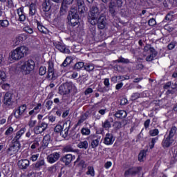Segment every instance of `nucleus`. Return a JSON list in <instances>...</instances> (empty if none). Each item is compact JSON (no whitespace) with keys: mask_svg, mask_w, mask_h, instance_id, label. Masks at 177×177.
I'll list each match as a JSON object with an SVG mask.
<instances>
[{"mask_svg":"<svg viewBox=\"0 0 177 177\" xmlns=\"http://www.w3.org/2000/svg\"><path fill=\"white\" fill-rule=\"evenodd\" d=\"M121 126L122 124L120 122H115L113 124V127L116 128V129H120V128H121Z\"/></svg>","mask_w":177,"mask_h":177,"instance_id":"nucleus-63","label":"nucleus"},{"mask_svg":"<svg viewBox=\"0 0 177 177\" xmlns=\"http://www.w3.org/2000/svg\"><path fill=\"white\" fill-rule=\"evenodd\" d=\"M95 69V65H93V64H86L84 65V70H86V71H93V70Z\"/></svg>","mask_w":177,"mask_h":177,"instance_id":"nucleus-38","label":"nucleus"},{"mask_svg":"<svg viewBox=\"0 0 177 177\" xmlns=\"http://www.w3.org/2000/svg\"><path fill=\"white\" fill-rule=\"evenodd\" d=\"M96 24L98 26V28L103 30L107 25V19L104 14H101L98 19H97Z\"/></svg>","mask_w":177,"mask_h":177,"instance_id":"nucleus-9","label":"nucleus"},{"mask_svg":"<svg viewBox=\"0 0 177 177\" xmlns=\"http://www.w3.org/2000/svg\"><path fill=\"white\" fill-rule=\"evenodd\" d=\"M64 151L65 153H70L71 151H73V147H71V145H67L65 147H64Z\"/></svg>","mask_w":177,"mask_h":177,"instance_id":"nucleus-51","label":"nucleus"},{"mask_svg":"<svg viewBox=\"0 0 177 177\" xmlns=\"http://www.w3.org/2000/svg\"><path fill=\"white\" fill-rule=\"evenodd\" d=\"M39 75H45L46 74V67L41 66L39 69Z\"/></svg>","mask_w":177,"mask_h":177,"instance_id":"nucleus-48","label":"nucleus"},{"mask_svg":"<svg viewBox=\"0 0 177 177\" xmlns=\"http://www.w3.org/2000/svg\"><path fill=\"white\" fill-rule=\"evenodd\" d=\"M17 14L19 16L18 21L23 23L26 21V13H24V7H20L17 10Z\"/></svg>","mask_w":177,"mask_h":177,"instance_id":"nucleus-16","label":"nucleus"},{"mask_svg":"<svg viewBox=\"0 0 177 177\" xmlns=\"http://www.w3.org/2000/svg\"><path fill=\"white\" fill-rule=\"evenodd\" d=\"M71 63V57H66L64 62L61 64L62 67H67L68 64Z\"/></svg>","mask_w":177,"mask_h":177,"instance_id":"nucleus-44","label":"nucleus"},{"mask_svg":"<svg viewBox=\"0 0 177 177\" xmlns=\"http://www.w3.org/2000/svg\"><path fill=\"white\" fill-rule=\"evenodd\" d=\"M114 140H115V138L113 133H107L104 138V144L110 146L114 143Z\"/></svg>","mask_w":177,"mask_h":177,"instance_id":"nucleus-14","label":"nucleus"},{"mask_svg":"<svg viewBox=\"0 0 177 177\" xmlns=\"http://www.w3.org/2000/svg\"><path fill=\"white\" fill-rule=\"evenodd\" d=\"M28 125H29L30 128H34V127H35V125H37V120L30 119V121L28 122Z\"/></svg>","mask_w":177,"mask_h":177,"instance_id":"nucleus-54","label":"nucleus"},{"mask_svg":"<svg viewBox=\"0 0 177 177\" xmlns=\"http://www.w3.org/2000/svg\"><path fill=\"white\" fill-rule=\"evenodd\" d=\"M158 133H160V131H158V129H154L149 131L150 136H157V135H158Z\"/></svg>","mask_w":177,"mask_h":177,"instance_id":"nucleus-47","label":"nucleus"},{"mask_svg":"<svg viewBox=\"0 0 177 177\" xmlns=\"http://www.w3.org/2000/svg\"><path fill=\"white\" fill-rule=\"evenodd\" d=\"M77 93V86L73 82L65 83L59 87V95H68V93Z\"/></svg>","mask_w":177,"mask_h":177,"instance_id":"nucleus-2","label":"nucleus"},{"mask_svg":"<svg viewBox=\"0 0 177 177\" xmlns=\"http://www.w3.org/2000/svg\"><path fill=\"white\" fill-rule=\"evenodd\" d=\"M142 171V167H131L124 172V176H135Z\"/></svg>","mask_w":177,"mask_h":177,"instance_id":"nucleus-11","label":"nucleus"},{"mask_svg":"<svg viewBox=\"0 0 177 177\" xmlns=\"http://www.w3.org/2000/svg\"><path fill=\"white\" fill-rule=\"evenodd\" d=\"M127 112L125 111H118L115 113V117H116V118H125V117H127Z\"/></svg>","mask_w":177,"mask_h":177,"instance_id":"nucleus-27","label":"nucleus"},{"mask_svg":"<svg viewBox=\"0 0 177 177\" xmlns=\"http://www.w3.org/2000/svg\"><path fill=\"white\" fill-rule=\"evenodd\" d=\"M6 81V73L3 71H0V85Z\"/></svg>","mask_w":177,"mask_h":177,"instance_id":"nucleus-41","label":"nucleus"},{"mask_svg":"<svg viewBox=\"0 0 177 177\" xmlns=\"http://www.w3.org/2000/svg\"><path fill=\"white\" fill-rule=\"evenodd\" d=\"M52 104H53V102H52L50 100L47 101L46 107H47L48 110H50V109L52 107Z\"/></svg>","mask_w":177,"mask_h":177,"instance_id":"nucleus-62","label":"nucleus"},{"mask_svg":"<svg viewBox=\"0 0 177 177\" xmlns=\"http://www.w3.org/2000/svg\"><path fill=\"white\" fill-rule=\"evenodd\" d=\"M111 122H113V120H106L104 122H102V128H104V129H110L111 127Z\"/></svg>","mask_w":177,"mask_h":177,"instance_id":"nucleus-28","label":"nucleus"},{"mask_svg":"<svg viewBox=\"0 0 177 177\" xmlns=\"http://www.w3.org/2000/svg\"><path fill=\"white\" fill-rule=\"evenodd\" d=\"M44 167H46V162H45V159L43 158H39L35 164V168L39 171L43 169Z\"/></svg>","mask_w":177,"mask_h":177,"instance_id":"nucleus-19","label":"nucleus"},{"mask_svg":"<svg viewBox=\"0 0 177 177\" xmlns=\"http://www.w3.org/2000/svg\"><path fill=\"white\" fill-rule=\"evenodd\" d=\"M148 24L149 26H156V19H149L148 21Z\"/></svg>","mask_w":177,"mask_h":177,"instance_id":"nucleus-59","label":"nucleus"},{"mask_svg":"<svg viewBox=\"0 0 177 177\" xmlns=\"http://www.w3.org/2000/svg\"><path fill=\"white\" fill-rule=\"evenodd\" d=\"M78 12L75 9H72L68 14V20L69 21V24L72 26V27H75L80 23L79 21Z\"/></svg>","mask_w":177,"mask_h":177,"instance_id":"nucleus-6","label":"nucleus"},{"mask_svg":"<svg viewBox=\"0 0 177 177\" xmlns=\"http://www.w3.org/2000/svg\"><path fill=\"white\" fill-rule=\"evenodd\" d=\"M149 52L151 53L149 56L146 57V61L147 62H151L152 60L154 59V57L157 56V53L156 52V49L154 48L151 47L150 44H147L144 47V53H147Z\"/></svg>","mask_w":177,"mask_h":177,"instance_id":"nucleus-7","label":"nucleus"},{"mask_svg":"<svg viewBox=\"0 0 177 177\" xmlns=\"http://www.w3.org/2000/svg\"><path fill=\"white\" fill-rule=\"evenodd\" d=\"M174 143V138H171L169 137H167L166 138H164L162 142V146L164 147V149L168 148Z\"/></svg>","mask_w":177,"mask_h":177,"instance_id":"nucleus-21","label":"nucleus"},{"mask_svg":"<svg viewBox=\"0 0 177 177\" xmlns=\"http://www.w3.org/2000/svg\"><path fill=\"white\" fill-rule=\"evenodd\" d=\"M59 158H60V153L58 152H54L47 156V161L49 164H55Z\"/></svg>","mask_w":177,"mask_h":177,"instance_id":"nucleus-13","label":"nucleus"},{"mask_svg":"<svg viewBox=\"0 0 177 177\" xmlns=\"http://www.w3.org/2000/svg\"><path fill=\"white\" fill-rule=\"evenodd\" d=\"M128 103V100L127 98H122L120 100L121 106H125Z\"/></svg>","mask_w":177,"mask_h":177,"instance_id":"nucleus-61","label":"nucleus"},{"mask_svg":"<svg viewBox=\"0 0 177 177\" xmlns=\"http://www.w3.org/2000/svg\"><path fill=\"white\" fill-rule=\"evenodd\" d=\"M157 140H158V138L156 137V138H153L151 139V144L150 145V149H153L154 147V145H156V142H157Z\"/></svg>","mask_w":177,"mask_h":177,"instance_id":"nucleus-56","label":"nucleus"},{"mask_svg":"<svg viewBox=\"0 0 177 177\" xmlns=\"http://www.w3.org/2000/svg\"><path fill=\"white\" fill-rule=\"evenodd\" d=\"M27 110V106L26 104H24L21 106H19L18 109H17L15 111L14 115L15 118H17L18 120H20L23 115H24V112Z\"/></svg>","mask_w":177,"mask_h":177,"instance_id":"nucleus-10","label":"nucleus"},{"mask_svg":"<svg viewBox=\"0 0 177 177\" xmlns=\"http://www.w3.org/2000/svg\"><path fill=\"white\" fill-rule=\"evenodd\" d=\"M140 97V94L139 93H134L132 94L131 99V100H136Z\"/></svg>","mask_w":177,"mask_h":177,"instance_id":"nucleus-53","label":"nucleus"},{"mask_svg":"<svg viewBox=\"0 0 177 177\" xmlns=\"http://www.w3.org/2000/svg\"><path fill=\"white\" fill-rule=\"evenodd\" d=\"M74 1V0H63L62 3H64V5H71V3H73V2Z\"/></svg>","mask_w":177,"mask_h":177,"instance_id":"nucleus-60","label":"nucleus"},{"mask_svg":"<svg viewBox=\"0 0 177 177\" xmlns=\"http://www.w3.org/2000/svg\"><path fill=\"white\" fill-rule=\"evenodd\" d=\"M35 68V62L32 59H28L23 63L21 66V71L23 74H30Z\"/></svg>","mask_w":177,"mask_h":177,"instance_id":"nucleus-5","label":"nucleus"},{"mask_svg":"<svg viewBox=\"0 0 177 177\" xmlns=\"http://www.w3.org/2000/svg\"><path fill=\"white\" fill-rule=\"evenodd\" d=\"M19 150H20V142H15L13 145L8 148V153L10 156H13V154H16Z\"/></svg>","mask_w":177,"mask_h":177,"instance_id":"nucleus-15","label":"nucleus"},{"mask_svg":"<svg viewBox=\"0 0 177 177\" xmlns=\"http://www.w3.org/2000/svg\"><path fill=\"white\" fill-rule=\"evenodd\" d=\"M26 127H23L22 129H21L19 131H18L16 133V136H15L12 142H15L16 143H19V140H20L21 136H23V135H24V133H26Z\"/></svg>","mask_w":177,"mask_h":177,"instance_id":"nucleus-18","label":"nucleus"},{"mask_svg":"<svg viewBox=\"0 0 177 177\" xmlns=\"http://www.w3.org/2000/svg\"><path fill=\"white\" fill-rule=\"evenodd\" d=\"M43 12H49L50 10V3L49 0H45L42 5Z\"/></svg>","mask_w":177,"mask_h":177,"instance_id":"nucleus-26","label":"nucleus"},{"mask_svg":"<svg viewBox=\"0 0 177 177\" xmlns=\"http://www.w3.org/2000/svg\"><path fill=\"white\" fill-rule=\"evenodd\" d=\"M4 103L8 106H10L13 102L12 101V94L10 93H7L4 96Z\"/></svg>","mask_w":177,"mask_h":177,"instance_id":"nucleus-23","label":"nucleus"},{"mask_svg":"<svg viewBox=\"0 0 177 177\" xmlns=\"http://www.w3.org/2000/svg\"><path fill=\"white\" fill-rule=\"evenodd\" d=\"M67 13V6L62 3V6L60 8V15H66Z\"/></svg>","mask_w":177,"mask_h":177,"instance_id":"nucleus-46","label":"nucleus"},{"mask_svg":"<svg viewBox=\"0 0 177 177\" xmlns=\"http://www.w3.org/2000/svg\"><path fill=\"white\" fill-rule=\"evenodd\" d=\"M70 124H71V122L70 120H68L63 124V128H65L64 130V132L66 136L68 135V129H70Z\"/></svg>","mask_w":177,"mask_h":177,"instance_id":"nucleus-33","label":"nucleus"},{"mask_svg":"<svg viewBox=\"0 0 177 177\" xmlns=\"http://www.w3.org/2000/svg\"><path fill=\"white\" fill-rule=\"evenodd\" d=\"M118 63H129V59H125L124 57H120L118 60H117Z\"/></svg>","mask_w":177,"mask_h":177,"instance_id":"nucleus-55","label":"nucleus"},{"mask_svg":"<svg viewBox=\"0 0 177 177\" xmlns=\"http://www.w3.org/2000/svg\"><path fill=\"white\" fill-rule=\"evenodd\" d=\"M18 166L21 169H27L30 167V160L27 159L19 160Z\"/></svg>","mask_w":177,"mask_h":177,"instance_id":"nucleus-20","label":"nucleus"},{"mask_svg":"<svg viewBox=\"0 0 177 177\" xmlns=\"http://www.w3.org/2000/svg\"><path fill=\"white\" fill-rule=\"evenodd\" d=\"M78 12L81 14L86 12V8L84 6V0H77Z\"/></svg>","mask_w":177,"mask_h":177,"instance_id":"nucleus-22","label":"nucleus"},{"mask_svg":"<svg viewBox=\"0 0 177 177\" xmlns=\"http://www.w3.org/2000/svg\"><path fill=\"white\" fill-rule=\"evenodd\" d=\"M23 30L24 31H25V32H27L28 34H32V32H34V30L29 26L24 27Z\"/></svg>","mask_w":177,"mask_h":177,"instance_id":"nucleus-45","label":"nucleus"},{"mask_svg":"<svg viewBox=\"0 0 177 177\" xmlns=\"http://www.w3.org/2000/svg\"><path fill=\"white\" fill-rule=\"evenodd\" d=\"M43 145L44 146H48V145H49V142H50V136L47 134L46 135L44 138H43Z\"/></svg>","mask_w":177,"mask_h":177,"instance_id":"nucleus-39","label":"nucleus"},{"mask_svg":"<svg viewBox=\"0 0 177 177\" xmlns=\"http://www.w3.org/2000/svg\"><path fill=\"white\" fill-rule=\"evenodd\" d=\"M100 142V138H97V139L93 140L91 142V147L92 149H95L99 146V143Z\"/></svg>","mask_w":177,"mask_h":177,"instance_id":"nucleus-40","label":"nucleus"},{"mask_svg":"<svg viewBox=\"0 0 177 177\" xmlns=\"http://www.w3.org/2000/svg\"><path fill=\"white\" fill-rule=\"evenodd\" d=\"M0 26L3 28H8L9 27V21L8 19L0 20Z\"/></svg>","mask_w":177,"mask_h":177,"instance_id":"nucleus-42","label":"nucleus"},{"mask_svg":"<svg viewBox=\"0 0 177 177\" xmlns=\"http://www.w3.org/2000/svg\"><path fill=\"white\" fill-rule=\"evenodd\" d=\"M38 158H39V153H36L31 155L30 160V161H32V162H35Z\"/></svg>","mask_w":177,"mask_h":177,"instance_id":"nucleus-49","label":"nucleus"},{"mask_svg":"<svg viewBox=\"0 0 177 177\" xmlns=\"http://www.w3.org/2000/svg\"><path fill=\"white\" fill-rule=\"evenodd\" d=\"M37 28L40 32H42L43 34H46L48 32V29L45 28V26H43L42 24H41L39 21L37 22Z\"/></svg>","mask_w":177,"mask_h":177,"instance_id":"nucleus-30","label":"nucleus"},{"mask_svg":"<svg viewBox=\"0 0 177 177\" xmlns=\"http://www.w3.org/2000/svg\"><path fill=\"white\" fill-rule=\"evenodd\" d=\"M100 16V11L99 10V8L96 6H93L90 8L88 21L91 24L92 26H96V23H97V19Z\"/></svg>","mask_w":177,"mask_h":177,"instance_id":"nucleus-3","label":"nucleus"},{"mask_svg":"<svg viewBox=\"0 0 177 177\" xmlns=\"http://www.w3.org/2000/svg\"><path fill=\"white\" fill-rule=\"evenodd\" d=\"M82 67H85L84 62H77L75 65V70H81V68H82Z\"/></svg>","mask_w":177,"mask_h":177,"instance_id":"nucleus-50","label":"nucleus"},{"mask_svg":"<svg viewBox=\"0 0 177 177\" xmlns=\"http://www.w3.org/2000/svg\"><path fill=\"white\" fill-rule=\"evenodd\" d=\"M81 133L85 136H88V135H91V129L88 128L83 127L81 129Z\"/></svg>","mask_w":177,"mask_h":177,"instance_id":"nucleus-43","label":"nucleus"},{"mask_svg":"<svg viewBox=\"0 0 177 177\" xmlns=\"http://www.w3.org/2000/svg\"><path fill=\"white\" fill-rule=\"evenodd\" d=\"M176 131H177V128L176 127L174 126L170 129V131H169V135L167 137L174 139V137L175 136V135H176Z\"/></svg>","mask_w":177,"mask_h":177,"instance_id":"nucleus-34","label":"nucleus"},{"mask_svg":"<svg viewBox=\"0 0 177 177\" xmlns=\"http://www.w3.org/2000/svg\"><path fill=\"white\" fill-rule=\"evenodd\" d=\"M88 141L84 140V141H82L78 143L77 145V147H79V149H88Z\"/></svg>","mask_w":177,"mask_h":177,"instance_id":"nucleus-36","label":"nucleus"},{"mask_svg":"<svg viewBox=\"0 0 177 177\" xmlns=\"http://www.w3.org/2000/svg\"><path fill=\"white\" fill-rule=\"evenodd\" d=\"M104 91L105 92H109L110 91V79L109 78H105L104 79Z\"/></svg>","mask_w":177,"mask_h":177,"instance_id":"nucleus-32","label":"nucleus"},{"mask_svg":"<svg viewBox=\"0 0 177 177\" xmlns=\"http://www.w3.org/2000/svg\"><path fill=\"white\" fill-rule=\"evenodd\" d=\"M85 120H86V116H85L84 115H82L80 119L77 122V125H81L82 124V122H84V121H85Z\"/></svg>","mask_w":177,"mask_h":177,"instance_id":"nucleus-58","label":"nucleus"},{"mask_svg":"<svg viewBox=\"0 0 177 177\" xmlns=\"http://www.w3.org/2000/svg\"><path fill=\"white\" fill-rule=\"evenodd\" d=\"M13 133V129L12 127H9L6 131V135H10Z\"/></svg>","mask_w":177,"mask_h":177,"instance_id":"nucleus-64","label":"nucleus"},{"mask_svg":"<svg viewBox=\"0 0 177 177\" xmlns=\"http://www.w3.org/2000/svg\"><path fill=\"white\" fill-rule=\"evenodd\" d=\"M41 109H42V104L38 103L37 104L36 106H35L33 109H35L38 113H39V111H41Z\"/></svg>","mask_w":177,"mask_h":177,"instance_id":"nucleus-57","label":"nucleus"},{"mask_svg":"<svg viewBox=\"0 0 177 177\" xmlns=\"http://www.w3.org/2000/svg\"><path fill=\"white\" fill-rule=\"evenodd\" d=\"M28 53H30V49L28 47L21 46L12 50L9 53L8 59L10 62H17V60H20L21 59H23V57H26Z\"/></svg>","mask_w":177,"mask_h":177,"instance_id":"nucleus-1","label":"nucleus"},{"mask_svg":"<svg viewBox=\"0 0 177 177\" xmlns=\"http://www.w3.org/2000/svg\"><path fill=\"white\" fill-rule=\"evenodd\" d=\"M62 161L64 162L65 165H68L71 162V161H73V155H66L62 158Z\"/></svg>","mask_w":177,"mask_h":177,"instance_id":"nucleus-24","label":"nucleus"},{"mask_svg":"<svg viewBox=\"0 0 177 177\" xmlns=\"http://www.w3.org/2000/svg\"><path fill=\"white\" fill-rule=\"evenodd\" d=\"M39 142H41V138H36L34 143L30 146V149H32V150H34L37 149V147H39Z\"/></svg>","mask_w":177,"mask_h":177,"instance_id":"nucleus-37","label":"nucleus"},{"mask_svg":"<svg viewBox=\"0 0 177 177\" xmlns=\"http://www.w3.org/2000/svg\"><path fill=\"white\" fill-rule=\"evenodd\" d=\"M55 48L62 53H70V50L68 48H66V46L64 45L62 42L56 43Z\"/></svg>","mask_w":177,"mask_h":177,"instance_id":"nucleus-17","label":"nucleus"},{"mask_svg":"<svg viewBox=\"0 0 177 177\" xmlns=\"http://www.w3.org/2000/svg\"><path fill=\"white\" fill-rule=\"evenodd\" d=\"M37 13V6L35 3H31L29 6V16L32 17Z\"/></svg>","mask_w":177,"mask_h":177,"instance_id":"nucleus-25","label":"nucleus"},{"mask_svg":"<svg viewBox=\"0 0 177 177\" xmlns=\"http://www.w3.org/2000/svg\"><path fill=\"white\" fill-rule=\"evenodd\" d=\"M23 39H24V38L23 37L22 35H19L17 36L13 41L14 45L15 46H17V45H20V44H21V42H23Z\"/></svg>","mask_w":177,"mask_h":177,"instance_id":"nucleus-29","label":"nucleus"},{"mask_svg":"<svg viewBox=\"0 0 177 177\" xmlns=\"http://www.w3.org/2000/svg\"><path fill=\"white\" fill-rule=\"evenodd\" d=\"M86 174L89 176H95V168H93V166H88Z\"/></svg>","mask_w":177,"mask_h":177,"instance_id":"nucleus-35","label":"nucleus"},{"mask_svg":"<svg viewBox=\"0 0 177 177\" xmlns=\"http://www.w3.org/2000/svg\"><path fill=\"white\" fill-rule=\"evenodd\" d=\"M48 129V123L45 122H39L38 125L34 127L33 132L35 135H41Z\"/></svg>","mask_w":177,"mask_h":177,"instance_id":"nucleus-8","label":"nucleus"},{"mask_svg":"<svg viewBox=\"0 0 177 177\" xmlns=\"http://www.w3.org/2000/svg\"><path fill=\"white\" fill-rule=\"evenodd\" d=\"M55 65L52 61L48 62V75L47 77L49 80H53L55 78Z\"/></svg>","mask_w":177,"mask_h":177,"instance_id":"nucleus-12","label":"nucleus"},{"mask_svg":"<svg viewBox=\"0 0 177 177\" xmlns=\"http://www.w3.org/2000/svg\"><path fill=\"white\" fill-rule=\"evenodd\" d=\"M122 3H124V0H111L109 5V12L113 17H115L120 12V8L122 6Z\"/></svg>","mask_w":177,"mask_h":177,"instance_id":"nucleus-4","label":"nucleus"},{"mask_svg":"<svg viewBox=\"0 0 177 177\" xmlns=\"http://www.w3.org/2000/svg\"><path fill=\"white\" fill-rule=\"evenodd\" d=\"M64 128V127H62V125L58 124V125H57V126L55 127L54 131H55V132H57V133H59V132H63Z\"/></svg>","mask_w":177,"mask_h":177,"instance_id":"nucleus-52","label":"nucleus"},{"mask_svg":"<svg viewBox=\"0 0 177 177\" xmlns=\"http://www.w3.org/2000/svg\"><path fill=\"white\" fill-rule=\"evenodd\" d=\"M146 156H147V150L141 151L138 155L139 161H145V160L146 159Z\"/></svg>","mask_w":177,"mask_h":177,"instance_id":"nucleus-31","label":"nucleus"}]
</instances>
